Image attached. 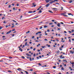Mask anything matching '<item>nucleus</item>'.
Instances as JSON below:
<instances>
[{"label":"nucleus","instance_id":"20e7f679","mask_svg":"<svg viewBox=\"0 0 74 74\" xmlns=\"http://www.w3.org/2000/svg\"><path fill=\"white\" fill-rule=\"evenodd\" d=\"M18 69H17V70H18V71H22V69L20 68H18Z\"/></svg>","mask_w":74,"mask_h":74},{"label":"nucleus","instance_id":"bf43d9fd","mask_svg":"<svg viewBox=\"0 0 74 74\" xmlns=\"http://www.w3.org/2000/svg\"><path fill=\"white\" fill-rule=\"evenodd\" d=\"M38 64L39 65V66H41V64L40 63H39Z\"/></svg>","mask_w":74,"mask_h":74},{"label":"nucleus","instance_id":"052dcab7","mask_svg":"<svg viewBox=\"0 0 74 74\" xmlns=\"http://www.w3.org/2000/svg\"><path fill=\"white\" fill-rule=\"evenodd\" d=\"M12 5H15V4L13 3L12 4Z\"/></svg>","mask_w":74,"mask_h":74},{"label":"nucleus","instance_id":"c756f323","mask_svg":"<svg viewBox=\"0 0 74 74\" xmlns=\"http://www.w3.org/2000/svg\"><path fill=\"white\" fill-rule=\"evenodd\" d=\"M54 2H55V1H58V0H54V1H53Z\"/></svg>","mask_w":74,"mask_h":74},{"label":"nucleus","instance_id":"5701e85b","mask_svg":"<svg viewBox=\"0 0 74 74\" xmlns=\"http://www.w3.org/2000/svg\"><path fill=\"white\" fill-rule=\"evenodd\" d=\"M73 2V1H69V3H71Z\"/></svg>","mask_w":74,"mask_h":74},{"label":"nucleus","instance_id":"e2e57ef3","mask_svg":"<svg viewBox=\"0 0 74 74\" xmlns=\"http://www.w3.org/2000/svg\"><path fill=\"white\" fill-rule=\"evenodd\" d=\"M37 59H39V57H37Z\"/></svg>","mask_w":74,"mask_h":74},{"label":"nucleus","instance_id":"423d86ee","mask_svg":"<svg viewBox=\"0 0 74 74\" xmlns=\"http://www.w3.org/2000/svg\"><path fill=\"white\" fill-rule=\"evenodd\" d=\"M62 61H63V62H65L66 63H67V61H66V59L65 60H62Z\"/></svg>","mask_w":74,"mask_h":74},{"label":"nucleus","instance_id":"e433bc0d","mask_svg":"<svg viewBox=\"0 0 74 74\" xmlns=\"http://www.w3.org/2000/svg\"><path fill=\"white\" fill-rule=\"evenodd\" d=\"M13 10L14 11H15V7L13 8Z\"/></svg>","mask_w":74,"mask_h":74},{"label":"nucleus","instance_id":"a18cd8bd","mask_svg":"<svg viewBox=\"0 0 74 74\" xmlns=\"http://www.w3.org/2000/svg\"><path fill=\"white\" fill-rule=\"evenodd\" d=\"M61 42H64V41L63 40H62L61 41Z\"/></svg>","mask_w":74,"mask_h":74},{"label":"nucleus","instance_id":"f8f14e48","mask_svg":"<svg viewBox=\"0 0 74 74\" xmlns=\"http://www.w3.org/2000/svg\"><path fill=\"white\" fill-rule=\"evenodd\" d=\"M46 46L48 47H50L51 46L50 45H48V44L46 45Z\"/></svg>","mask_w":74,"mask_h":74},{"label":"nucleus","instance_id":"39448f33","mask_svg":"<svg viewBox=\"0 0 74 74\" xmlns=\"http://www.w3.org/2000/svg\"><path fill=\"white\" fill-rule=\"evenodd\" d=\"M11 30H10V31L6 33V34H10V33H11Z\"/></svg>","mask_w":74,"mask_h":74},{"label":"nucleus","instance_id":"c9c22d12","mask_svg":"<svg viewBox=\"0 0 74 74\" xmlns=\"http://www.w3.org/2000/svg\"><path fill=\"white\" fill-rule=\"evenodd\" d=\"M68 15H71V13H68Z\"/></svg>","mask_w":74,"mask_h":74},{"label":"nucleus","instance_id":"412c9836","mask_svg":"<svg viewBox=\"0 0 74 74\" xmlns=\"http://www.w3.org/2000/svg\"><path fill=\"white\" fill-rule=\"evenodd\" d=\"M28 12V13H33V11H29Z\"/></svg>","mask_w":74,"mask_h":74},{"label":"nucleus","instance_id":"dca6fc26","mask_svg":"<svg viewBox=\"0 0 74 74\" xmlns=\"http://www.w3.org/2000/svg\"><path fill=\"white\" fill-rule=\"evenodd\" d=\"M69 69H71V70L72 71L73 70V69H71V67H69Z\"/></svg>","mask_w":74,"mask_h":74},{"label":"nucleus","instance_id":"bb28decb","mask_svg":"<svg viewBox=\"0 0 74 74\" xmlns=\"http://www.w3.org/2000/svg\"><path fill=\"white\" fill-rule=\"evenodd\" d=\"M25 73H26V74H29V73L27 71H25Z\"/></svg>","mask_w":74,"mask_h":74},{"label":"nucleus","instance_id":"473e14b6","mask_svg":"<svg viewBox=\"0 0 74 74\" xmlns=\"http://www.w3.org/2000/svg\"><path fill=\"white\" fill-rule=\"evenodd\" d=\"M38 34H41V32H38Z\"/></svg>","mask_w":74,"mask_h":74},{"label":"nucleus","instance_id":"9b49d317","mask_svg":"<svg viewBox=\"0 0 74 74\" xmlns=\"http://www.w3.org/2000/svg\"><path fill=\"white\" fill-rule=\"evenodd\" d=\"M49 3H50V4H52V3H54V2L53 1H52L50 2Z\"/></svg>","mask_w":74,"mask_h":74},{"label":"nucleus","instance_id":"338daca9","mask_svg":"<svg viewBox=\"0 0 74 74\" xmlns=\"http://www.w3.org/2000/svg\"><path fill=\"white\" fill-rule=\"evenodd\" d=\"M52 23H49V25H52Z\"/></svg>","mask_w":74,"mask_h":74},{"label":"nucleus","instance_id":"3c124183","mask_svg":"<svg viewBox=\"0 0 74 74\" xmlns=\"http://www.w3.org/2000/svg\"><path fill=\"white\" fill-rule=\"evenodd\" d=\"M53 68L54 69H56V66H53Z\"/></svg>","mask_w":74,"mask_h":74},{"label":"nucleus","instance_id":"8fccbe9b","mask_svg":"<svg viewBox=\"0 0 74 74\" xmlns=\"http://www.w3.org/2000/svg\"><path fill=\"white\" fill-rule=\"evenodd\" d=\"M25 45H23V47H22V48H24V47H25Z\"/></svg>","mask_w":74,"mask_h":74},{"label":"nucleus","instance_id":"b1692460","mask_svg":"<svg viewBox=\"0 0 74 74\" xmlns=\"http://www.w3.org/2000/svg\"><path fill=\"white\" fill-rule=\"evenodd\" d=\"M61 70H64V69L63 68V67H62L61 68Z\"/></svg>","mask_w":74,"mask_h":74},{"label":"nucleus","instance_id":"58836bf2","mask_svg":"<svg viewBox=\"0 0 74 74\" xmlns=\"http://www.w3.org/2000/svg\"><path fill=\"white\" fill-rule=\"evenodd\" d=\"M45 41H48V40H47V38L45 39Z\"/></svg>","mask_w":74,"mask_h":74},{"label":"nucleus","instance_id":"f704fd0d","mask_svg":"<svg viewBox=\"0 0 74 74\" xmlns=\"http://www.w3.org/2000/svg\"><path fill=\"white\" fill-rule=\"evenodd\" d=\"M9 59H12V57H9Z\"/></svg>","mask_w":74,"mask_h":74},{"label":"nucleus","instance_id":"680f3d73","mask_svg":"<svg viewBox=\"0 0 74 74\" xmlns=\"http://www.w3.org/2000/svg\"><path fill=\"white\" fill-rule=\"evenodd\" d=\"M15 26V25H13L12 26V28L13 27H14Z\"/></svg>","mask_w":74,"mask_h":74},{"label":"nucleus","instance_id":"aec40b11","mask_svg":"<svg viewBox=\"0 0 74 74\" xmlns=\"http://www.w3.org/2000/svg\"><path fill=\"white\" fill-rule=\"evenodd\" d=\"M52 9H53V10H58V9L56 8H52Z\"/></svg>","mask_w":74,"mask_h":74},{"label":"nucleus","instance_id":"ea45409f","mask_svg":"<svg viewBox=\"0 0 74 74\" xmlns=\"http://www.w3.org/2000/svg\"><path fill=\"white\" fill-rule=\"evenodd\" d=\"M51 21H52V22H55V20H51Z\"/></svg>","mask_w":74,"mask_h":74},{"label":"nucleus","instance_id":"c03bdc74","mask_svg":"<svg viewBox=\"0 0 74 74\" xmlns=\"http://www.w3.org/2000/svg\"><path fill=\"white\" fill-rule=\"evenodd\" d=\"M56 4H58L59 5V4H59V3H56Z\"/></svg>","mask_w":74,"mask_h":74},{"label":"nucleus","instance_id":"69168bd1","mask_svg":"<svg viewBox=\"0 0 74 74\" xmlns=\"http://www.w3.org/2000/svg\"><path fill=\"white\" fill-rule=\"evenodd\" d=\"M32 38H34V36H32Z\"/></svg>","mask_w":74,"mask_h":74},{"label":"nucleus","instance_id":"6e6d98bb","mask_svg":"<svg viewBox=\"0 0 74 74\" xmlns=\"http://www.w3.org/2000/svg\"><path fill=\"white\" fill-rule=\"evenodd\" d=\"M17 7H18V6H19L18 4V3L17 4Z\"/></svg>","mask_w":74,"mask_h":74},{"label":"nucleus","instance_id":"a878e982","mask_svg":"<svg viewBox=\"0 0 74 74\" xmlns=\"http://www.w3.org/2000/svg\"><path fill=\"white\" fill-rule=\"evenodd\" d=\"M30 33V31H28L27 32H26V34H27V33Z\"/></svg>","mask_w":74,"mask_h":74},{"label":"nucleus","instance_id":"79ce46f5","mask_svg":"<svg viewBox=\"0 0 74 74\" xmlns=\"http://www.w3.org/2000/svg\"><path fill=\"white\" fill-rule=\"evenodd\" d=\"M39 57L40 58H42V57L41 56H39Z\"/></svg>","mask_w":74,"mask_h":74},{"label":"nucleus","instance_id":"f257e3e1","mask_svg":"<svg viewBox=\"0 0 74 74\" xmlns=\"http://www.w3.org/2000/svg\"><path fill=\"white\" fill-rule=\"evenodd\" d=\"M66 14V12L62 13L61 14V15H63V16H66L67 17H68V16L64 14Z\"/></svg>","mask_w":74,"mask_h":74},{"label":"nucleus","instance_id":"a19ab883","mask_svg":"<svg viewBox=\"0 0 74 74\" xmlns=\"http://www.w3.org/2000/svg\"><path fill=\"white\" fill-rule=\"evenodd\" d=\"M36 56V54L35 53H34V57H35V56Z\"/></svg>","mask_w":74,"mask_h":74},{"label":"nucleus","instance_id":"0eeeda50","mask_svg":"<svg viewBox=\"0 0 74 74\" xmlns=\"http://www.w3.org/2000/svg\"><path fill=\"white\" fill-rule=\"evenodd\" d=\"M60 23H58L57 24V26H58V27H60Z\"/></svg>","mask_w":74,"mask_h":74},{"label":"nucleus","instance_id":"f03ea898","mask_svg":"<svg viewBox=\"0 0 74 74\" xmlns=\"http://www.w3.org/2000/svg\"><path fill=\"white\" fill-rule=\"evenodd\" d=\"M63 55H61L60 56H59L60 58V59H64V56H63Z\"/></svg>","mask_w":74,"mask_h":74},{"label":"nucleus","instance_id":"0e129e2a","mask_svg":"<svg viewBox=\"0 0 74 74\" xmlns=\"http://www.w3.org/2000/svg\"><path fill=\"white\" fill-rule=\"evenodd\" d=\"M47 32H49V29L47 30Z\"/></svg>","mask_w":74,"mask_h":74},{"label":"nucleus","instance_id":"13d9d810","mask_svg":"<svg viewBox=\"0 0 74 74\" xmlns=\"http://www.w3.org/2000/svg\"><path fill=\"white\" fill-rule=\"evenodd\" d=\"M69 42H71V40L69 39Z\"/></svg>","mask_w":74,"mask_h":74},{"label":"nucleus","instance_id":"4c0bfd02","mask_svg":"<svg viewBox=\"0 0 74 74\" xmlns=\"http://www.w3.org/2000/svg\"><path fill=\"white\" fill-rule=\"evenodd\" d=\"M39 29H42V27H40Z\"/></svg>","mask_w":74,"mask_h":74},{"label":"nucleus","instance_id":"de8ad7c7","mask_svg":"<svg viewBox=\"0 0 74 74\" xmlns=\"http://www.w3.org/2000/svg\"><path fill=\"white\" fill-rule=\"evenodd\" d=\"M43 8H42L41 9H40V10H43Z\"/></svg>","mask_w":74,"mask_h":74},{"label":"nucleus","instance_id":"9d476101","mask_svg":"<svg viewBox=\"0 0 74 74\" xmlns=\"http://www.w3.org/2000/svg\"><path fill=\"white\" fill-rule=\"evenodd\" d=\"M26 55H27V56H31V55H30V54H29L28 53H27L26 54Z\"/></svg>","mask_w":74,"mask_h":74},{"label":"nucleus","instance_id":"09e8293b","mask_svg":"<svg viewBox=\"0 0 74 74\" xmlns=\"http://www.w3.org/2000/svg\"><path fill=\"white\" fill-rule=\"evenodd\" d=\"M64 47V46L63 45H62L61 48H63Z\"/></svg>","mask_w":74,"mask_h":74},{"label":"nucleus","instance_id":"cd10ccee","mask_svg":"<svg viewBox=\"0 0 74 74\" xmlns=\"http://www.w3.org/2000/svg\"><path fill=\"white\" fill-rule=\"evenodd\" d=\"M5 17H3L2 18V19H5Z\"/></svg>","mask_w":74,"mask_h":74},{"label":"nucleus","instance_id":"1a4fd4ad","mask_svg":"<svg viewBox=\"0 0 74 74\" xmlns=\"http://www.w3.org/2000/svg\"><path fill=\"white\" fill-rule=\"evenodd\" d=\"M70 53H71L72 54H73L74 53V51H71V50H70Z\"/></svg>","mask_w":74,"mask_h":74},{"label":"nucleus","instance_id":"393cba45","mask_svg":"<svg viewBox=\"0 0 74 74\" xmlns=\"http://www.w3.org/2000/svg\"><path fill=\"white\" fill-rule=\"evenodd\" d=\"M42 48H45V46H42Z\"/></svg>","mask_w":74,"mask_h":74},{"label":"nucleus","instance_id":"6e6552de","mask_svg":"<svg viewBox=\"0 0 74 74\" xmlns=\"http://www.w3.org/2000/svg\"><path fill=\"white\" fill-rule=\"evenodd\" d=\"M32 6L34 7H35V6H36V5L34 4V3H33L32 4Z\"/></svg>","mask_w":74,"mask_h":74},{"label":"nucleus","instance_id":"864d4df0","mask_svg":"<svg viewBox=\"0 0 74 74\" xmlns=\"http://www.w3.org/2000/svg\"><path fill=\"white\" fill-rule=\"evenodd\" d=\"M60 23L62 24V25H63V24H64V23H62V22H61Z\"/></svg>","mask_w":74,"mask_h":74},{"label":"nucleus","instance_id":"72a5a7b5","mask_svg":"<svg viewBox=\"0 0 74 74\" xmlns=\"http://www.w3.org/2000/svg\"><path fill=\"white\" fill-rule=\"evenodd\" d=\"M33 69H31L30 70V71H33Z\"/></svg>","mask_w":74,"mask_h":74},{"label":"nucleus","instance_id":"49530a36","mask_svg":"<svg viewBox=\"0 0 74 74\" xmlns=\"http://www.w3.org/2000/svg\"><path fill=\"white\" fill-rule=\"evenodd\" d=\"M64 33H65L66 34V33H67V32H66V31H64Z\"/></svg>","mask_w":74,"mask_h":74},{"label":"nucleus","instance_id":"4d7b16f0","mask_svg":"<svg viewBox=\"0 0 74 74\" xmlns=\"http://www.w3.org/2000/svg\"><path fill=\"white\" fill-rule=\"evenodd\" d=\"M11 7V5H9L8 6V8H10Z\"/></svg>","mask_w":74,"mask_h":74},{"label":"nucleus","instance_id":"4be33fe9","mask_svg":"<svg viewBox=\"0 0 74 74\" xmlns=\"http://www.w3.org/2000/svg\"><path fill=\"white\" fill-rule=\"evenodd\" d=\"M38 12L39 13H41V12H42L41 11V10H40Z\"/></svg>","mask_w":74,"mask_h":74},{"label":"nucleus","instance_id":"7ed1b4c3","mask_svg":"<svg viewBox=\"0 0 74 74\" xmlns=\"http://www.w3.org/2000/svg\"><path fill=\"white\" fill-rule=\"evenodd\" d=\"M50 5V4L49 3H47L46 5H45L46 7H49V6Z\"/></svg>","mask_w":74,"mask_h":74},{"label":"nucleus","instance_id":"37998d69","mask_svg":"<svg viewBox=\"0 0 74 74\" xmlns=\"http://www.w3.org/2000/svg\"><path fill=\"white\" fill-rule=\"evenodd\" d=\"M20 72L21 73V74H23V72L22 71H20Z\"/></svg>","mask_w":74,"mask_h":74},{"label":"nucleus","instance_id":"f3484780","mask_svg":"<svg viewBox=\"0 0 74 74\" xmlns=\"http://www.w3.org/2000/svg\"><path fill=\"white\" fill-rule=\"evenodd\" d=\"M49 12H50V13H53V12L51 11V10H49Z\"/></svg>","mask_w":74,"mask_h":74},{"label":"nucleus","instance_id":"ddd939ff","mask_svg":"<svg viewBox=\"0 0 74 74\" xmlns=\"http://www.w3.org/2000/svg\"><path fill=\"white\" fill-rule=\"evenodd\" d=\"M19 50H20V51H21V52H22L23 51V50L21 49V48L19 49Z\"/></svg>","mask_w":74,"mask_h":74},{"label":"nucleus","instance_id":"c85d7f7f","mask_svg":"<svg viewBox=\"0 0 74 74\" xmlns=\"http://www.w3.org/2000/svg\"><path fill=\"white\" fill-rule=\"evenodd\" d=\"M44 28H46L47 27H48V26H44Z\"/></svg>","mask_w":74,"mask_h":74},{"label":"nucleus","instance_id":"6ab92c4d","mask_svg":"<svg viewBox=\"0 0 74 74\" xmlns=\"http://www.w3.org/2000/svg\"><path fill=\"white\" fill-rule=\"evenodd\" d=\"M12 21L14 22H15L16 23V21L14 20H12Z\"/></svg>","mask_w":74,"mask_h":74},{"label":"nucleus","instance_id":"2f4dec72","mask_svg":"<svg viewBox=\"0 0 74 74\" xmlns=\"http://www.w3.org/2000/svg\"><path fill=\"white\" fill-rule=\"evenodd\" d=\"M21 58H22V59H25V57L24 56H22Z\"/></svg>","mask_w":74,"mask_h":74},{"label":"nucleus","instance_id":"4468645a","mask_svg":"<svg viewBox=\"0 0 74 74\" xmlns=\"http://www.w3.org/2000/svg\"><path fill=\"white\" fill-rule=\"evenodd\" d=\"M45 1L47 3H49V0H45Z\"/></svg>","mask_w":74,"mask_h":74},{"label":"nucleus","instance_id":"774afa93","mask_svg":"<svg viewBox=\"0 0 74 74\" xmlns=\"http://www.w3.org/2000/svg\"><path fill=\"white\" fill-rule=\"evenodd\" d=\"M47 74H50V73H49V72H47Z\"/></svg>","mask_w":74,"mask_h":74},{"label":"nucleus","instance_id":"603ef678","mask_svg":"<svg viewBox=\"0 0 74 74\" xmlns=\"http://www.w3.org/2000/svg\"><path fill=\"white\" fill-rule=\"evenodd\" d=\"M71 32H74V29H72Z\"/></svg>","mask_w":74,"mask_h":74},{"label":"nucleus","instance_id":"a211bd4d","mask_svg":"<svg viewBox=\"0 0 74 74\" xmlns=\"http://www.w3.org/2000/svg\"><path fill=\"white\" fill-rule=\"evenodd\" d=\"M62 48H61V47H60L59 48V50H60V51H62Z\"/></svg>","mask_w":74,"mask_h":74},{"label":"nucleus","instance_id":"2eb2a0df","mask_svg":"<svg viewBox=\"0 0 74 74\" xmlns=\"http://www.w3.org/2000/svg\"><path fill=\"white\" fill-rule=\"evenodd\" d=\"M27 42H26V43H25V46L26 47V46H27Z\"/></svg>","mask_w":74,"mask_h":74},{"label":"nucleus","instance_id":"7c9ffc66","mask_svg":"<svg viewBox=\"0 0 74 74\" xmlns=\"http://www.w3.org/2000/svg\"><path fill=\"white\" fill-rule=\"evenodd\" d=\"M29 60L30 61H32V58H31V57L29 58Z\"/></svg>","mask_w":74,"mask_h":74},{"label":"nucleus","instance_id":"5fc2aeb1","mask_svg":"<svg viewBox=\"0 0 74 74\" xmlns=\"http://www.w3.org/2000/svg\"><path fill=\"white\" fill-rule=\"evenodd\" d=\"M60 52V51H58L57 52V53H59Z\"/></svg>","mask_w":74,"mask_h":74}]
</instances>
